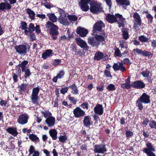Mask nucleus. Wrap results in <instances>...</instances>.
<instances>
[{
  "label": "nucleus",
  "mask_w": 156,
  "mask_h": 156,
  "mask_svg": "<svg viewBox=\"0 0 156 156\" xmlns=\"http://www.w3.org/2000/svg\"><path fill=\"white\" fill-rule=\"evenodd\" d=\"M106 36L104 32L101 34L100 35H97L95 37H89L88 38V43L93 47H98L100 42L105 40Z\"/></svg>",
  "instance_id": "1"
},
{
  "label": "nucleus",
  "mask_w": 156,
  "mask_h": 156,
  "mask_svg": "<svg viewBox=\"0 0 156 156\" xmlns=\"http://www.w3.org/2000/svg\"><path fill=\"white\" fill-rule=\"evenodd\" d=\"M106 19L108 22L111 23L117 21L119 27H123L124 25L125 19L121 15L119 14H116L115 16L108 14L106 15Z\"/></svg>",
  "instance_id": "2"
},
{
  "label": "nucleus",
  "mask_w": 156,
  "mask_h": 156,
  "mask_svg": "<svg viewBox=\"0 0 156 156\" xmlns=\"http://www.w3.org/2000/svg\"><path fill=\"white\" fill-rule=\"evenodd\" d=\"M45 27L49 30V33L52 36L56 35L58 34V27L50 21H48L45 25Z\"/></svg>",
  "instance_id": "3"
},
{
  "label": "nucleus",
  "mask_w": 156,
  "mask_h": 156,
  "mask_svg": "<svg viewBox=\"0 0 156 156\" xmlns=\"http://www.w3.org/2000/svg\"><path fill=\"white\" fill-rule=\"evenodd\" d=\"M38 87L34 88L32 90V94L30 97L32 103L34 104H38V94L39 91Z\"/></svg>",
  "instance_id": "4"
},
{
  "label": "nucleus",
  "mask_w": 156,
  "mask_h": 156,
  "mask_svg": "<svg viewBox=\"0 0 156 156\" xmlns=\"http://www.w3.org/2000/svg\"><path fill=\"white\" fill-rule=\"evenodd\" d=\"M16 52L21 55H25L27 51V46L26 44H20L15 47Z\"/></svg>",
  "instance_id": "5"
},
{
  "label": "nucleus",
  "mask_w": 156,
  "mask_h": 156,
  "mask_svg": "<svg viewBox=\"0 0 156 156\" xmlns=\"http://www.w3.org/2000/svg\"><path fill=\"white\" fill-rule=\"evenodd\" d=\"M92 4V1L91 0H81L79 2V5L81 9L83 11L87 12L89 9L88 4Z\"/></svg>",
  "instance_id": "6"
},
{
  "label": "nucleus",
  "mask_w": 156,
  "mask_h": 156,
  "mask_svg": "<svg viewBox=\"0 0 156 156\" xmlns=\"http://www.w3.org/2000/svg\"><path fill=\"white\" fill-rule=\"evenodd\" d=\"M91 6L90 8V11L94 13H98L101 12L102 9L100 5L94 3L92 1V4H90Z\"/></svg>",
  "instance_id": "7"
},
{
  "label": "nucleus",
  "mask_w": 156,
  "mask_h": 156,
  "mask_svg": "<svg viewBox=\"0 0 156 156\" xmlns=\"http://www.w3.org/2000/svg\"><path fill=\"white\" fill-rule=\"evenodd\" d=\"M133 18L135 19L133 27L135 29H137L141 24V20L140 15L137 12H134L133 15Z\"/></svg>",
  "instance_id": "8"
},
{
  "label": "nucleus",
  "mask_w": 156,
  "mask_h": 156,
  "mask_svg": "<svg viewBox=\"0 0 156 156\" xmlns=\"http://www.w3.org/2000/svg\"><path fill=\"white\" fill-rule=\"evenodd\" d=\"M75 40L77 44L84 50L87 51L89 49V47L86 42L81 39L80 37L76 38Z\"/></svg>",
  "instance_id": "9"
},
{
  "label": "nucleus",
  "mask_w": 156,
  "mask_h": 156,
  "mask_svg": "<svg viewBox=\"0 0 156 156\" xmlns=\"http://www.w3.org/2000/svg\"><path fill=\"white\" fill-rule=\"evenodd\" d=\"M104 27L105 24L102 21H98L94 25L93 30V32L94 33H96L97 32H101L102 28Z\"/></svg>",
  "instance_id": "10"
},
{
  "label": "nucleus",
  "mask_w": 156,
  "mask_h": 156,
  "mask_svg": "<svg viewBox=\"0 0 156 156\" xmlns=\"http://www.w3.org/2000/svg\"><path fill=\"white\" fill-rule=\"evenodd\" d=\"M73 113L75 117L80 118L85 115V112L80 108L77 107L73 110Z\"/></svg>",
  "instance_id": "11"
},
{
  "label": "nucleus",
  "mask_w": 156,
  "mask_h": 156,
  "mask_svg": "<svg viewBox=\"0 0 156 156\" xmlns=\"http://www.w3.org/2000/svg\"><path fill=\"white\" fill-rule=\"evenodd\" d=\"M106 151V148L104 144L96 145L94 146V151L96 153L103 154Z\"/></svg>",
  "instance_id": "12"
},
{
  "label": "nucleus",
  "mask_w": 156,
  "mask_h": 156,
  "mask_svg": "<svg viewBox=\"0 0 156 156\" xmlns=\"http://www.w3.org/2000/svg\"><path fill=\"white\" fill-rule=\"evenodd\" d=\"M28 118V116L27 114L20 115L17 119V122L21 125L25 124L27 122Z\"/></svg>",
  "instance_id": "13"
},
{
  "label": "nucleus",
  "mask_w": 156,
  "mask_h": 156,
  "mask_svg": "<svg viewBox=\"0 0 156 156\" xmlns=\"http://www.w3.org/2000/svg\"><path fill=\"white\" fill-rule=\"evenodd\" d=\"M112 67L115 71L120 70L122 72L125 71L126 69L122 62L114 63Z\"/></svg>",
  "instance_id": "14"
},
{
  "label": "nucleus",
  "mask_w": 156,
  "mask_h": 156,
  "mask_svg": "<svg viewBox=\"0 0 156 156\" xmlns=\"http://www.w3.org/2000/svg\"><path fill=\"white\" fill-rule=\"evenodd\" d=\"M142 103L145 104L149 103L150 102V97L146 93H143L139 99Z\"/></svg>",
  "instance_id": "15"
},
{
  "label": "nucleus",
  "mask_w": 156,
  "mask_h": 156,
  "mask_svg": "<svg viewBox=\"0 0 156 156\" xmlns=\"http://www.w3.org/2000/svg\"><path fill=\"white\" fill-rule=\"evenodd\" d=\"M11 9V6L10 4L6 2H2L0 4V10L3 11L9 10Z\"/></svg>",
  "instance_id": "16"
},
{
  "label": "nucleus",
  "mask_w": 156,
  "mask_h": 156,
  "mask_svg": "<svg viewBox=\"0 0 156 156\" xmlns=\"http://www.w3.org/2000/svg\"><path fill=\"white\" fill-rule=\"evenodd\" d=\"M88 30L84 28L79 27L76 30L77 33L81 37H84L88 33Z\"/></svg>",
  "instance_id": "17"
},
{
  "label": "nucleus",
  "mask_w": 156,
  "mask_h": 156,
  "mask_svg": "<svg viewBox=\"0 0 156 156\" xmlns=\"http://www.w3.org/2000/svg\"><path fill=\"white\" fill-rule=\"evenodd\" d=\"M67 15L64 16H60L58 19V21L60 23L64 25H68L69 23L67 20Z\"/></svg>",
  "instance_id": "18"
},
{
  "label": "nucleus",
  "mask_w": 156,
  "mask_h": 156,
  "mask_svg": "<svg viewBox=\"0 0 156 156\" xmlns=\"http://www.w3.org/2000/svg\"><path fill=\"white\" fill-rule=\"evenodd\" d=\"M132 86L135 88L140 89L144 88L145 85L143 82L139 81H136L132 83Z\"/></svg>",
  "instance_id": "19"
},
{
  "label": "nucleus",
  "mask_w": 156,
  "mask_h": 156,
  "mask_svg": "<svg viewBox=\"0 0 156 156\" xmlns=\"http://www.w3.org/2000/svg\"><path fill=\"white\" fill-rule=\"evenodd\" d=\"M55 119L54 117L51 116L46 119L45 123L49 127H51L53 126L55 123Z\"/></svg>",
  "instance_id": "20"
},
{
  "label": "nucleus",
  "mask_w": 156,
  "mask_h": 156,
  "mask_svg": "<svg viewBox=\"0 0 156 156\" xmlns=\"http://www.w3.org/2000/svg\"><path fill=\"white\" fill-rule=\"evenodd\" d=\"M132 85L130 84V77H129L125 80V83H122L121 85V87L123 89H129Z\"/></svg>",
  "instance_id": "21"
},
{
  "label": "nucleus",
  "mask_w": 156,
  "mask_h": 156,
  "mask_svg": "<svg viewBox=\"0 0 156 156\" xmlns=\"http://www.w3.org/2000/svg\"><path fill=\"white\" fill-rule=\"evenodd\" d=\"M94 111L96 114L100 115H102L103 112L102 105L100 104L96 105L94 108Z\"/></svg>",
  "instance_id": "22"
},
{
  "label": "nucleus",
  "mask_w": 156,
  "mask_h": 156,
  "mask_svg": "<svg viewBox=\"0 0 156 156\" xmlns=\"http://www.w3.org/2000/svg\"><path fill=\"white\" fill-rule=\"evenodd\" d=\"M28 62L24 60L19 65V66H16V69H18V70L20 72H21V70L20 69V67H21L22 69V71H23L24 70H25L27 68V65L28 64Z\"/></svg>",
  "instance_id": "23"
},
{
  "label": "nucleus",
  "mask_w": 156,
  "mask_h": 156,
  "mask_svg": "<svg viewBox=\"0 0 156 156\" xmlns=\"http://www.w3.org/2000/svg\"><path fill=\"white\" fill-rule=\"evenodd\" d=\"M29 151L30 154H32V156H39L40 154L39 152L36 151L33 146H30Z\"/></svg>",
  "instance_id": "24"
},
{
  "label": "nucleus",
  "mask_w": 156,
  "mask_h": 156,
  "mask_svg": "<svg viewBox=\"0 0 156 156\" xmlns=\"http://www.w3.org/2000/svg\"><path fill=\"white\" fill-rule=\"evenodd\" d=\"M52 51L51 50H48L42 54V57L44 59H45L48 57L51 56L53 54Z\"/></svg>",
  "instance_id": "25"
},
{
  "label": "nucleus",
  "mask_w": 156,
  "mask_h": 156,
  "mask_svg": "<svg viewBox=\"0 0 156 156\" xmlns=\"http://www.w3.org/2000/svg\"><path fill=\"white\" fill-rule=\"evenodd\" d=\"M6 131L14 136H16L18 134L17 129L16 128L9 127L6 129Z\"/></svg>",
  "instance_id": "26"
},
{
  "label": "nucleus",
  "mask_w": 156,
  "mask_h": 156,
  "mask_svg": "<svg viewBox=\"0 0 156 156\" xmlns=\"http://www.w3.org/2000/svg\"><path fill=\"white\" fill-rule=\"evenodd\" d=\"M115 2L117 4L121 5L128 6L130 5L129 0H115Z\"/></svg>",
  "instance_id": "27"
},
{
  "label": "nucleus",
  "mask_w": 156,
  "mask_h": 156,
  "mask_svg": "<svg viewBox=\"0 0 156 156\" xmlns=\"http://www.w3.org/2000/svg\"><path fill=\"white\" fill-rule=\"evenodd\" d=\"M91 117L89 116H86L84 118L83 121V124L86 126L89 127L90 125Z\"/></svg>",
  "instance_id": "28"
},
{
  "label": "nucleus",
  "mask_w": 156,
  "mask_h": 156,
  "mask_svg": "<svg viewBox=\"0 0 156 156\" xmlns=\"http://www.w3.org/2000/svg\"><path fill=\"white\" fill-rule=\"evenodd\" d=\"M69 87L72 90L71 92L73 94L78 95L79 94L78 90L75 84H73L69 86Z\"/></svg>",
  "instance_id": "29"
},
{
  "label": "nucleus",
  "mask_w": 156,
  "mask_h": 156,
  "mask_svg": "<svg viewBox=\"0 0 156 156\" xmlns=\"http://www.w3.org/2000/svg\"><path fill=\"white\" fill-rule=\"evenodd\" d=\"M49 133L53 140H55L57 139V133L56 130L51 129L49 131Z\"/></svg>",
  "instance_id": "30"
},
{
  "label": "nucleus",
  "mask_w": 156,
  "mask_h": 156,
  "mask_svg": "<svg viewBox=\"0 0 156 156\" xmlns=\"http://www.w3.org/2000/svg\"><path fill=\"white\" fill-rule=\"evenodd\" d=\"M27 13L28 14L29 18L32 20H34L35 18V13L34 12L30 9H27L26 10Z\"/></svg>",
  "instance_id": "31"
},
{
  "label": "nucleus",
  "mask_w": 156,
  "mask_h": 156,
  "mask_svg": "<svg viewBox=\"0 0 156 156\" xmlns=\"http://www.w3.org/2000/svg\"><path fill=\"white\" fill-rule=\"evenodd\" d=\"M64 74V73L63 71H60L59 73L57 74L56 76L53 78L52 79L53 82L55 83L56 82L58 79L62 78Z\"/></svg>",
  "instance_id": "32"
},
{
  "label": "nucleus",
  "mask_w": 156,
  "mask_h": 156,
  "mask_svg": "<svg viewBox=\"0 0 156 156\" xmlns=\"http://www.w3.org/2000/svg\"><path fill=\"white\" fill-rule=\"evenodd\" d=\"M49 19L53 22H55L57 21V18L54 14L48 13L47 14Z\"/></svg>",
  "instance_id": "33"
},
{
  "label": "nucleus",
  "mask_w": 156,
  "mask_h": 156,
  "mask_svg": "<svg viewBox=\"0 0 156 156\" xmlns=\"http://www.w3.org/2000/svg\"><path fill=\"white\" fill-rule=\"evenodd\" d=\"M41 114L43 115L44 116L46 119L51 116V114L50 112L48 111H42Z\"/></svg>",
  "instance_id": "34"
},
{
  "label": "nucleus",
  "mask_w": 156,
  "mask_h": 156,
  "mask_svg": "<svg viewBox=\"0 0 156 156\" xmlns=\"http://www.w3.org/2000/svg\"><path fill=\"white\" fill-rule=\"evenodd\" d=\"M103 56V53L99 51L96 53L94 59L97 60H100L102 58Z\"/></svg>",
  "instance_id": "35"
},
{
  "label": "nucleus",
  "mask_w": 156,
  "mask_h": 156,
  "mask_svg": "<svg viewBox=\"0 0 156 156\" xmlns=\"http://www.w3.org/2000/svg\"><path fill=\"white\" fill-rule=\"evenodd\" d=\"M122 35L123 38L125 40H127L129 38V36L127 29H124L122 31Z\"/></svg>",
  "instance_id": "36"
},
{
  "label": "nucleus",
  "mask_w": 156,
  "mask_h": 156,
  "mask_svg": "<svg viewBox=\"0 0 156 156\" xmlns=\"http://www.w3.org/2000/svg\"><path fill=\"white\" fill-rule=\"evenodd\" d=\"M143 151L148 156H155L154 153L152 152V151H150L146 149V148H144Z\"/></svg>",
  "instance_id": "37"
},
{
  "label": "nucleus",
  "mask_w": 156,
  "mask_h": 156,
  "mask_svg": "<svg viewBox=\"0 0 156 156\" xmlns=\"http://www.w3.org/2000/svg\"><path fill=\"white\" fill-rule=\"evenodd\" d=\"M146 146L147 147V148H146V149H147L148 150L150 151H155V149L154 147L152 145V144L150 143H147L146 144Z\"/></svg>",
  "instance_id": "38"
},
{
  "label": "nucleus",
  "mask_w": 156,
  "mask_h": 156,
  "mask_svg": "<svg viewBox=\"0 0 156 156\" xmlns=\"http://www.w3.org/2000/svg\"><path fill=\"white\" fill-rule=\"evenodd\" d=\"M22 71L24 72V77L25 78H27L29 77L31 74L30 69H27L23 71Z\"/></svg>",
  "instance_id": "39"
},
{
  "label": "nucleus",
  "mask_w": 156,
  "mask_h": 156,
  "mask_svg": "<svg viewBox=\"0 0 156 156\" xmlns=\"http://www.w3.org/2000/svg\"><path fill=\"white\" fill-rule=\"evenodd\" d=\"M59 141L61 143H64L67 140V137L66 135H61L58 137Z\"/></svg>",
  "instance_id": "40"
},
{
  "label": "nucleus",
  "mask_w": 156,
  "mask_h": 156,
  "mask_svg": "<svg viewBox=\"0 0 156 156\" xmlns=\"http://www.w3.org/2000/svg\"><path fill=\"white\" fill-rule=\"evenodd\" d=\"M141 55L143 56H147L149 57H151L152 56L151 53L149 51H143Z\"/></svg>",
  "instance_id": "41"
},
{
  "label": "nucleus",
  "mask_w": 156,
  "mask_h": 156,
  "mask_svg": "<svg viewBox=\"0 0 156 156\" xmlns=\"http://www.w3.org/2000/svg\"><path fill=\"white\" fill-rule=\"evenodd\" d=\"M29 138L32 141L35 142L38 140V138L36 135L33 134H31L29 136Z\"/></svg>",
  "instance_id": "42"
},
{
  "label": "nucleus",
  "mask_w": 156,
  "mask_h": 156,
  "mask_svg": "<svg viewBox=\"0 0 156 156\" xmlns=\"http://www.w3.org/2000/svg\"><path fill=\"white\" fill-rule=\"evenodd\" d=\"M139 40L142 42H147L148 41L149 39L148 38L145 37L144 35H141L139 37Z\"/></svg>",
  "instance_id": "43"
},
{
  "label": "nucleus",
  "mask_w": 156,
  "mask_h": 156,
  "mask_svg": "<svg viewBox=\"0 0 156 156\" xmlns=\"http://www.w3.org/2000/svg\"><path fill=\"white\" fill-rule=\"evenodd\" d=\"M27 88V85L25 84H23L20 86V88L19 89L20 93L22 94L23 92L25 91Z\"/></svg>",
  "instance_id": "44"
},
{
  "label": "nucleus",
  "mask_w": 156,
  "mask_h": 156,
  "mask_svg": "<svg viewBox=\"0 0 156 156\" xmlns=\"http://www.w3.org/2000/svg\"><path fill=\"white\" fill-rule=\"evenodd\" d=\"M107 89L109 91H114L115 89V86L113 84H110L107 86Z\"/></svg>",
  "instance_id": "45"
},
{
  "label": "nucleus",
  "mask_w": 156,
  "mask_h": 156,
  "mask_svg": "<svg viewBox=\"0 0 156 156\" xmlns=\"http://www.w3.org/2000/svg\"><path fill=\"white\" fill-rule=\"evenodd\" d=\"M27 24L26 22L21 21L20 28L22 30H24L27 27Z\"/></svg>",
  "instance_id": "46"
},
{
  "label": "nucleus",
  "mask_w": 156,
  "mask_h": 156,
  "mask_svg": "<svg viewBox=\"0 0 156 156\" xmlns=\"http://www.w3.org/2000/svg\"><path fill=\"white\" fill-rule=\"evenodd\" d=\"M68 18L69 20L72 21H76L77 20V18L75 15H69L68 16Z\"/></svg>",
  "instance_id": "47"
},
{
  "label": "nucleus",
  "mask_w": 156,
  "mask_h": 156,
  "mask_svg": "<svg viewBox=\"0 0 156 156\" xmlns=\"http://www.w3.org/2000/svg\"><path fill=\"white\" fill-rule=\"evenodd\" d=\"M115 54L117 56L121 57L122 56V54L121 53L119 49L116 48L115 50Z\"/></svg>",
  "instance_id": "48"
},
{
  "label": "nucleus",
  "mask_w": 156,
  "mask_h": 156,
  "mask_svg": "<svg viewBox=\"0 0 156 156\" xmlns=\"http://www.w3.org/2000/svg\"><path fill=\"white\" fill-rule=\"evenodd\" d=\"M142 103V102L140 101L139 99L136 101L137 106L138 107V108L140 110L142 109L143 108V106Z\"/></svg>",
  "instance_id": "49"
},
{
  "label": "nucleus",
  "mask_w": 156,
  "mask_h": 156,
  "mask_svg": "<svg viewBox=\"0 0 156 156\" xmlns=\"http://www.w3.org/2000/svg\"><path fill=\"white\" fill-rule=\"evenodd\" d=\"M68 98L70 102L74 104H75L77 101V99H75L73 97L69 96Z\"/></svg>",
  "instance_id": "50"
},
{
  "label": "nucleus",
  "mask_w": 156,
  "mask_h": 156,
  "mask_svg": "<svg viewBox=\"0 0 156 156\" xmlns=\"http://www.w3.org/2000/svg\"><path fill=\"white\" fill-rule=\"evenodd\" d=\"M150 72L148 71L145 70L142 72L141 74L144 77H147L149 76Z\"/></svg>",
  "instance_id": "51"
},
{
  "label": "nucleus",
  "mask_w": 156,
  "mask_h": 156,
  "mask_svg": "<svg viewBox=\"0 0 156 156\" xmlns=\"http://www.w3.org/2000/svg\"><path fill=\"white\" fill-rule=\"evenodd\" d=\"M149 125L151 128H155L156 126V122L154 120L151 121L150 122Z\"/></svg>",
  "instance_id": "52"
},
{
  "label": "nucleus",
  "mask_w": 156,
  "mask_h": 156,
  "mask_svg": "<svg viewBox=\"0 0 156 156\" xmlns=\"http://www.w3.org/2000/svg\"><path fill=\"white\" fill-rule=\"evenodd\" d=\"M24 30L25 34L27 35H29L30 34L32 33V31H31L29 28L27 27Z\"/></svg>",
  "instance_id": "53"
},
{
  "label": "nucleus",
  "mask_w": 156,
  "mask_h": 156,
  "mask_svg": "<svg viewBox=\"0 0 156 156\" xmlns=\"http://www.w3.org/2000/svg\"><path fill=\"white\" fill-rule=\"evenodd\" d=\"M123 63L126 64L127 65H130L131 64V62L130 61L129 59L128 58H125L123 60Z\"/></svg>",
  "instance_id": "54"
},
{
  "label": "nucleus",
  "mask_w": 156,
  "mask_h": 156,
  "mask_svg": "<svg viewBox=\"0 0 156 156\" xmlns=\"http://www.w3.org/2000/svg\"><path fill=\"white\" fill-rule=\"evenodd\" d=\"M68 89V87H63L60 90V92L61 93H62V94H64L65 93H66Z\"/></svg>",
  "instance_id": "55"
},
{
  "label": "nucleus",
  "mask_w": 156,
  "mask_h": 156,
  "mask_svg": "<svg viewBox=\"0 0 156 156\" xmlns=\"http://www.w3.org/2000/svg\"><path fill=\"white\" fill-rule=\"evenodd\" d=\"M126 136L127 138H129L130 137L132 136L133 135V133L129 130H127L126 131Z\"/></svg>",
  "instance_id": "56"
},
{
  "label": "nucleus",
  "mask_w": 156,
  "mask_h": 156,
  "mask_svg": "<svg viewBox=\"0 0 156 156\" xmlns=\"http://www.w3.org/2000/svg\"><path fill=\"white\" fill-rule=\"evenodd\" d=\"M32 31H34L35 30V27L33 24L30 23L29 25V27Z\"/></svg>",
  "instance_id": "57"
},
{
  "label": "nucleus",
  "mask_w": 156,
  "mask_h": 156,
  "mask_svg": "<svg viewBox=\"0 0 156 156\" xmlns=\"http://www.w3.org/2000/svg\"><path fill=\"white\" fill-rule=\"evenodd\" d=\"M29 35H30V39L31 41H34L35 39L36 36L34 34L32 33Z\"/></svg>",
  "instance_id": "58"
},
{
  "label": "nucleus",
  "mask_w": 156,
  "mask_h": 156,
  "mask_svg": "<svg viewBox=\"0 0 156 156\" xmlns=\"http://www.w3.org/2000/svg\"><path fill=\"white\" fill-rule=\"evenodd\" d=\"M104 73L105 76L108 77H110L112 76L111 75L110 72L108 70H105Z\"/></svg>",
  "instance_id": "59"
},
{
  "label": "nucleus",
  "mask_w": 156,
  "mask_h": 156,
  "mask_svg": "<svg viewBox=\"0 0 156 156\" xmlns=\"http://www.w3.org/2000/svg\"><path fill=\"white\" fill-rule=\"evenodd\" d=\"M105 2L106 3L107 5L110 8L112 5V1L111 0H105Z\"/></svg>",
  "instance_id": "60"
},
{
  "label": "nucleus",
  "mask_w": 156,
  "mask_h": 156,
  "mask_svg": "<svg viewBox=\"0 0 156 156\" xmlns=\"http://www.w3.org/2000/svg\"><path fill=\"white\" fill-rule=\"evenodd\" d=\"M146 17L148 20H150V22L151 23L153 19V16L150 14H149L147 15Z\"/></svg>",
  "instance_id": "61"
},
{
  "label": "nucleus",
  "mask_w": 156,
  "mask_h": 156,
  "mask_svg": "<svg viewBox=\"0 0 156 156\" xmlns=\"http://www.w3.org/2000/svg\"><path fill=\"white\" fill-rule=\"evenodd\" d=\"M133 51H135L136 53H137L138 54H141L142 53L143 50L141 49H139L138 48L135 49L133 50Z\"/></svg>",
  "instance_id": "62"
},
{
  "label": "nucleus",
  "mask_w": 156,
  "mask_h": 156,
  "mask_svg": "<svg viewBox=\"0 0 156 156\" xmlns=\"http://www.w3.org/2000/svg\"><path fill=\"white\" fill-rule=\"evenodd\" d=\"M59 13L60 14V16H64L67 15L65 13L64 10L62 9H60L59 11Z\"/></svg>",
  "instance_id": "63"
},
{
  "label": "nucleus",
  "mask_w": 156,
  "mask_h": 156,
  "mask_svg": "<svg viewBox=\"0 0 156 156\" xmlns=\"http://www.w3.org/2000/svg\"><path fill=\"white\" fill-rule=\"evenodd\" d=\"M43 5L46 8L50 9L51 8V5L48 2H46L43 4Z\"/></svg>",
  "instance_id": "64"
}]
</instances>
